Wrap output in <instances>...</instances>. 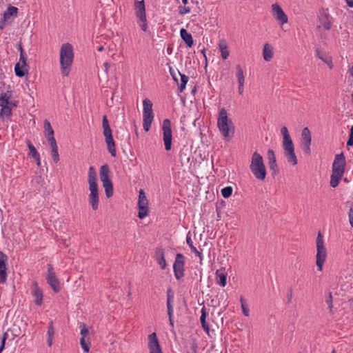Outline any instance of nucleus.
I'll return each mask as SVG.
<instances>
[{
    "label": "nucleus",
    "instance_id": "6ab92c4d",
    "mask_svg": "<svg viewBox=\"0 0 353 353\" xmlns=\"http://www.w3.org/2000/svg\"><path fill=\"white\" fill-rule=\"evenodd\" d=\"M148 341L150 353H162L159 341L155 332L148 336Z\"/></svg>",
    "mask_w": 353,
    "mask_h": 353
},
{
    "label": "nucleus",
    "instance_id": "cd10ccee",
    "mask_svg": "<svg viewBox=\"0 0 353 353\" xmlns=\"http://www.w3.org/2000/svg\"><path fill=\"white\" fill-rule=\"evenodd\" d=\"M180 34L182 39L186 43V45L191 48L194 43L192 37L190 33H189L185 29L182 28L180 30Z\"/></svg>",
    "mask_w": 353,
    "mask_h": 353
},
{
    "label": "nucleus",
    "instance_id": "423d86ee",
    "mask_svg": "<svg viewBox=\"0 0 353 353\" xmlns=\"http://www.w3.org/2000/svg\"><path fill=\"white\" fill-rule=\"evenodd\" d=\"M103 134L105 137L107 148L112 157H116L115 143L113 139L112 130L110 127L108 120L106 115L103 117L102 120Z\"/></svg>",
    "mask_w": 353,
    "mask_h": 353
},
{
    "label": "nucleus",
    "instance_id": "603ef678",
    "mask_svg": "<svg viewBox=\"0 0 353 353\" xmlns=\"http://www.w3.org/2000/svg\"><path fill=\"white\" fill-rule=\"evenodd\" d=\"M347 145H348V146L353 145V125L351 127V129H350V133L348 141H347Z\"/></svg>",
    "mask_w": 353,
    "mask_h": 353
},
{
    "label": "nucleus",
    "instance_id": "a19ab883",
    "mask_svg": "<svg viewBox=\"0 0 353 353\" xmlns=\"http://www.w3.org/2000/svg\"><path fill=\"white\" fill-rule=\"evenodd\" d=\"M44 128L47 131L48 137H54V130L51 127L50 122L47 120L44 121Z\"/></svg>",
    "mask_w": 353,
    "mask_h": 353
},
{
    "label": "nucleus",
    "instance_id": "473e14b6",
    "mask_svg": "<svg viewBox=\"0 0 353 353\" xmlns=\"http://www.w3.org/2000/svg\"><path fill=\"white\" fill-rule=\"evenodd\" d=\"M35 289L34 290V295L35 297V304L37 305H40L42 303L43 301V292L42 290H40L37 284H35Z\"/></svg>",
    "mask_w": 353,
    "mask_h": 353
},
{
    "label": "nucleus",
    "instance_id": "ddd939ff",
    "mask_svg": "<svg viewBox=\"0 0 353 353\" xmlns=\"http://www.w3.org/2000/svg\"><path fill=\"white\" fill-rule=\"evenodd\" d=\"M185 257L182 254L178 253L176 255L175 261L173 265L174 276L176 279H180L184 276Z\"/></svg>",
    "mask_w": 353,
    "mask_h": 353
},
{
    "label": "nucleus",
    "instance_id": "f8f14e48",
    "mask_svg": "<svg viewBox=\"0 0 353 353\" xmlns=\"http://www.w3.org/2000/svg\"><path fill=\"white\" fill-rule=\"evenodd\" d=\"M162 128L165 149L168 151L171 149L172 139L171 122L169 119H166L163 121Z\"/></svg>",
    "mask_w": 353,
    "mask_h": 353
},
{
    "label": "nucleus",
    "instance_id": "de8ad7c7",
    "mask_svg": "<svg viewBox=\"0 0 353 353\" xmlns=\"http://www.w3.org/2000/svg\"><path fill=\"white\" fill-rule=\"evenodd\" d=\"M48 139L52 150L58 149L57 142L54 137H48Z\"/></svg>",
    "mask_w": 353,
    "mask_h": 353
},
{
    "label": "nucleus",
    "instance_id": "69168bd1",
    "mask_svg": "<svg viewBox=\"0 0 353 353\" xmlns=\"http://www.w3.org/2000/svg\"><path fill=\"white\" fill-rule=\"evenodd\" d=\"M36 182L39 184L41 183L43 181V179H41V176H39L35 179Z\"/></svg>",
    "mask_w": 353,
    "mask_h": 353
},
{
    "label": "nucleus",
    "instance_id": "e433bc0d",
    "mask_svg": "<svg viewBox=\"0 0 353 353\" xmlns=\"http://www.w3.org/2000/svg\"><path fill=\"white\" fill-rule=\"evenodd\" d=\"M26 143H27L28 148L30 150V153H29L30 157L33 159L38 158V156H39V154L37 152L35 147L31 143V142L29 140L26 141Z\"/></svg>",
    "mask_w": 353,
    "mask_h": 353
},
{
    "label": "nucleus",
    "instance_id": "2f4dec72",
    "mask_svg": "<svg viewBox=\"0 0 353 353\" xmlns=\"http://www.w3.org/2000/svg\"><path fill=\"white\" fill-rule=\"evenodd\" d=\"M236 69V77L238 81V83H244L245 77L243 70L239 64H237L235 67Z\"/></svg>",
    "mask_w": 353,
    "mask_h": 353
},
{
    "label": "nucleus",
    "instance_id": "09e8293b",
    "mask_svg": "<svg viewBox=\"0 0 353 353\" xmlns=\"http://www.w3.org/2000/svg\"><path fill=\"white\" fill-rule=\"evenodd\" d=\"M348 219L351 227L353 228V205L350 206L348 212Z\"/></svg>",
    "mask_w": 353,
    "mask_h": 353
},
{
    "label": "nucleus",
    "instance_id": "ea45409f",
    "mask_svg": "<svg viewBox=\"0 0 353 353\" xmlns=\"http://www.w3.org/2000/svg\"><path fill=\"white\" fill-rule=\"evenodd\" d=\"M187 243L190 246L192 252H194L201 259H202V255L200 252L193 245L192 241L190 237L188 236L186 239Z\"/></svg>",
    "mask_w": 353,
    "mask_h": 353
},
{
    "label": "nucleus",
    "instance_id": "c03bdc74",
    "mask_svg": "<svg viewBox=\"0 0 353 353\" xmlns=\"http://www.w3.org/2000/svg\"><path fill=\"white\" fill-rule=\"evenodd\" d=\"M55 333L54 327L53 325V322L51 321L49 323V326L48 328V336L49 338H53Z\"/></svg>",
    "mask_w": 353,
    "mask_h": 353
},
{
    "label": "nucleus",
    "instance_id": "b1692460",
    "mask_svg": "<svg viewBox=\"0 0 353 353\" xmlns=\"http://www.w3.org/2000/svg\"><path fill=\"white\" fill-rule=\"evenodd\" d=\"M156 260L158 264L160 265L162 270H164L166 267V261L164 256V251L162 248H157L156 252Z\"/></svg>",
    "mask_w": 353,
    "mask_h": 353
},
{
    "label": "nucleus",
    "instance_id": "4c0bfd02",
    "mask_svg": "<svg viewBox=\"0 0 353 353\" xmlns=\"http://www.w3.org/2000/svg\"><path fill=\"white\" fill-rule=\"evenodd\" d=\"M321 24L323 26V28L326 30H330L331 28L330 22L327 19V14H325L320 17L319 19Z\"/></svg>",
    "mask_w": 353,
    "mask_h": 353
},
{
    "label": "nucleus",
    "instance_id": "39448f33",
    "mask_svg": "<svg viewBox=\"0 0 353 353\" xmlns=\"http://www.w3.org/2000/svg\"><path fill=\"white\" fill-rule=\"evenodd\" d=\"M250 169L256 179L263 181L265 179L267 172L263 159L257 152H254L252 155Z\"/></svg>",
    "mask_w": 353,
    "mask_h": 353
},
{
    "label": "nucleus",
    "instance_id": "13d9d810",
    "mask_svg": "<svg viewBox=\"0 0 353 353\" xmlns=\"http://www.w3.org/2000/svg\"><path fill=\"white\" fill-rule=\"evenodd\" d=\"M288 302L290 303L292 298V289L290 288L289 292L287 294Z\"/></svg>",
    "mask_w": 353,
    "mask_h": 353
},
{
    "label": "nucleus",
    "instance_id": "f257e3e1",
    "mask_svg": "<svg viewBox=\"0 0 353 353\" xmlns=\"http://www.w3.org/2000/svg\"><path fill=\"white\" fill-rule=\"evenodd\" d=\"M74 59V51L70 43H63L60 49V65L61 74L68 77L70 72Z\"/></svg>",
    "mask_w": 353,
    "mask_h": 353
},
{
    "label": "nucleus",
    "instance_id": "20e7f679",
    "mask_svg": "<svg viewBox=\"0 0 353 353\" xmlns=\"http://www.w3.org/2000/svg\"><path fill=\"white\" fill-rule=\"evenodd\" d=\"M281 132L283 135L284 155L290 163L292 165H296L297 164V158L294 152V146L287 127L283 126Z\"/></svg>",
    "mask_w": 353,
    "mask_h": 353
},
{
    "label": "nucleus",
    "instance_id": "37998d69",
    "mask_svg": "<svg viewBox=\"0 0 353 353\" xmlns=\"http://www.w3.org/2000/svg\"><path fill=\"white\" fill-rule=\"evenodd\" d=\"M232 188L227 186L221 190V194L224 198H228L232 195Z\"/></svg>",
    "mask_w": 353,
    "mask_h": 353
},
{
    "label": "nucleus",
    "instance_id": "dca6fc26",
    "mask_svg": "<svg viewBox=\"0 0 353 353\" xmlns=\"http://www.w3.org/2000/svg\"><path fill=\"white\" fill-rule=\"evenodd\" d=\"M174 294L172 289L171 288H168L167 290V309H168V315L169 317V322L170 326L173 328L174 325V320H173V314H174V310H173V305L172 303L174 302Z\"/></svg>",
    "mask_w": 353,
    "mask_h": 353
},
{
    "label": "nucleus",
    "instance_id": "f704fd0d",
    "mask_svg": "<svg viewBox=\"0 0 353 353\" xmlns=\"http://www.w3.org/2000/svg\"><path fill=\"white\" fill-rule=\"evenodd\" d=\"M15 106H6L5 105H1L0 117L4 116L8 117L12 114V110Z\"/></svg>",
    "mask_w": 353,
    "mask_h": 353
},
{
    "label": "nucleus",
    "instance_id": "2eb2a0df",
    "mask_svg": "<svg viewBox=\"0 0 353 353\" xmlns=\"http://www.w3.org/2000/svg\"><path fill=\"white\" fill-rule=\"evenodd\" d=\"M312 141L311 133L308 128H304L301 132V145L305 154H310Z\"/></svg>",
    "mask_w": 353,
    "mask_h": 353
},
{
    "label": "nucleus",
    "instance_id": "774afa93",
    "mask_svg": "<svg viewBox=\"0 0 353 353\" xmlns=\"http://www.w3.org/2000/svg\"><path fill=\"white\" fill-rule=\"evenodd\" d=\"M350 73L353 77V66L350 69Z\"/></svg>",
    "mask_w": 353,
    "mask_h": 353
},
{
    "label": "nucleus",
    "instance_id": "e2e57ef3",
    "mask_svg": "<svg viewBox=\"0 0 353 353\" xmlns=\"http://www.w3.org/2000/svg\"><path fill=\"white\" fill-rule=\"evenodd\" d=\"M18 46H19V47H18V48H19V52H20V54H25L24 50H23V48H22L21 44V43H19V44L18 45Z\"/></svg>",
    "mask_w": 353,
    "mask_h": 353
},
{
    "label": "nucleus",
    "instance_id": "0eeeda50",
    "mask_svg": "<svg viewBox=\"0 0 353 353\" xmlns=\"http://www.w3.org/2000/svg\"><path fill=\"white\" fill-rule=\"evenodd\" d=\"M327 258V249L324 245V241L321 232H319L316 238V265L319 271H322L324 263Z\"/></svg>",
    "mask_w": 353,
    "mask_h": 353
},
{
    "label": "nucleus",
    "instance_id": "72a5a7b5",
    "mask_svg": "<svg viewBox=\"0 0 353 353\" xmlns=\"http://www.w3.org/2000/svg\"><path fill=\"white\" fill-rule=\"evenodd\" d=\"M178 74L181 77V83L179 85V90L180 92H183L185 88V85L188 81V77L181 74L179 71H177Z\"/></svg>",
    "mask_w": 353,
    "mask_h": 353
},
{
    "label": "nucleus",
    "instance_id": "c9c22d12",
    "mask_svg": "<svg viewBox=\"0 0 353 353\" xmlns=\"http://www.w3.org/2000/svg\"><path fill=\"white\" fill-rule=\"evenodd\" d=\"M103 186L105 189L106 196L108 198L111 197L113 195V185L112 181L103 183Z\"/></svg>",
    "mask_w": 353,
    "mask_h": 353
},
{
    "label": "nucleus",
    "instance_id": "1a4fd4ad",
    "mask_svg": "<svg viewBox=\"0 0 353 353\" xmlns=\"http://www.w3.org/2000/svg\"><path fill=\"white\" fill-rule=\"evenodd\" d=\"M136 16L139 19L138 23L141 30L145 32L148 29L145 7L144 1L135 2Z\"/></svg>",
    "mask_w": 353,
    "mask_h": 353
},
{
    "label": "nucleus",
    "instance_id": "c85d7f7f",
    "mask_svg": "<svg viewBox=\"0 0 353 353\" xmlns=\"http://www.w3.org/2000/svg\"><path fill=\"white\" fill-rule=\"evenodd\" d=\"M17 13L18 8L14 6H10L6 10V11L3 13L2 19H3V21H8L12 17H17Z\"/></svg>",
    "mask_w": 353,
    "mask_h": 353
},
{
    "label": "nucleus",
    "instance_id": "bf43d9fd",
    "mask_svg": "<svg viewBox=\"0 0 353 353\" xmlns=\"http://www.w3.org/2000/svg\"><path fill=\"white\" fill-rule=\"evenodd\" d=\"M244 91V83H239V93L242 94Z\"/></svg>",
    "mask_w": 353,
    "mask_h": 353
},
{
    "label": "nucleus",
    "instance_id": "4be33fe9",
    "mask_svg": "<svg viewBox=\"0 0 353 353\" xmlns=\"http://www.w3.org/2000/svg\"><path fill=\"white\" fill-rule=\"evenodd\" d=\"M110 168L107 164L101 166L99 176L102 183L111 181L110 179Z\"/></svg>",
    "mask_w": 353,
    "mask_h": 353
},
{
    "label": "nucleus",
    "instance_id": "393cba45",
    "mask_svg": "<svg viewBox=\"0 0 353 353\" xmlns=\"http://www.w3.org/2000/svg\"><path fill=\"white\" fill-rule=\"evenodd\" d=\"M15 74L19 77H23L28 73V66L22 65V63L18 62L14 66Z\"/></svg>",
    "mask_w": 353,
    "mask_h": 353
},
{
    "label": "nucleus",
    "instance_id": "a211bd4d",
    "mask_svg": "<svg viewBox=\"0 0 353 353\" xmlns=\"http://www.w3.org/2000/svg\"><path fill=\"white\" fill-rule=\"evenodd\" d=\"M217 127L221 135L225 139L230 140L232 139L234 133V126L233 122H232V124L230 125L229 123L219 124L217 125Z\"/></svg>",
    "mask_w": 353,
    "mask_h": 353
},
{
    "label": "nucleus",
    "instance_id": "a18cd8bd",
    "mask_svg": "<svg viewBox=\"0 0 353 353\" xmlns=\"http://www.w3.org/2000/svg\"><path fill=\"white\" fill-rule=\"evenodd\" d=\"M201 317H200V321H201V323L202 325L203 323H206L205 319H206V317H207V315H208V313L206 312V308H205V306H203L201 308Z\"/></svg>",
    "mask_w": 353,
    "mask_h": 353
},
{
    "label": "nucleus",
    "instance_id": "9d476101",
    "mask_svg": "<svg viewBox=\"0 0 353 353\" xmlns=\"http://www.w3.org/2000/svg\"><path fill=\"white\" fill-rule=\"evenodd\" d=\"M80 334L81 337L80 339V345L83 351L88 353L90 347V333L87 325L84 323H79Z\"/></svg>",
    "mask_w": 353,
    "mask_h": 353
},
{
    "label": "nucleus",
    "instance_id": "5fc2aeb1",
    "mask_svg": "<svg viewBox=\"0 0 353 353\" xmlns=\"http://www.w3.org/2000/svg\"><path fill=\"white\" fill-rule=\"evenodd\" d=\"M27 58L25 56V54H20V58L19 62L22 63V65H26L27 64L26 63Z\"/></svg>",
    "mask_w": 353,
    "mask_h": 353
},
{
    "label": "nucleus",
    "instance_id": "3c124183",
    "mask_svg": "<svg viewBox=\"0 0 353 353\" xmlns=\"http://www.w3.org/2000/svg\"><path fill=\"white\" fill-rule=\"evenodd\" d=\"M52 157L54 162L57 163L59 161L58 149L52 150Z\"/></svg>",
    "mask_w": 353,
    "mask_h": 353
},
{
    "label": "nucleus",
    "instance_id": "c756f323",
    "mask_svg": "<svg viewBox=\"0 0 353 353\" xmlns=\"http://www.w3.org/2000/svg\"><path fill=\"white\" fill-rule=\"evenodd\" d=\"M216 276L217 278V283L222 287L225 286L227 274L222 270H218L216 272Z\"/></svg>",
    "mask_w": 353,
    "mask_h": 353
},
{
    "label": "nucleus",
    "instance_id": "338daca9",
    "mask_svg": "<svg viewBox=\"0 0 353 353\" xmlns=\"http://www.w3.org/2000/svg\"><path fill=\"white\" fill-rule=\"evenodd\" d=\"M52 340H53V338H48V346H51L52 344Z\"/></svg>",
    "mask_w": 353,
    "mask_h": 353
},
{
    "label": "nucleus",
    "instance_id": "9b49d317",
    "mask_svg": "<svg viewBox=\"0 0 353 353\" xmlns=\"http://www.w3.org/2000/svg\"><path fill=\"white\" fill-rule=\"evenodd\" d=\"M138 207L139 218L142 219L146 217L148 214V200L143 190H140L139 192Z\"/></svg>",
    "mask_w": 353,
    "mask_h": 353
},
{
    "label": "nucleus",
    "instance_id": "412c9836",
    "mask_svg": "<svg viewBox=\"0 0 353 353\" xmlns=\"http://www.w3.org/2000/svg\"><path fill=\"white\" fill-rule=\"evenodd\" d=\"M268 159L270 169L274 172V174H276L279 171V168L274 152L272 149H269L268 151Z\"/></svg>",
    "mask_w": 353,
    "mask_h": 353
},
{
    "label": "nucleus",
    "instance_id": "864d4df0",
    "mask_svg": "<svg viewBox=\"0 0 353 353\" xmlns=\"http://www.w3.org/2000/svg\"><path fill=\"white\" fill-rule=\"evenodd\" d=\"M170 72L174 81L178 83V79L176 77V72H175L172 68H170Z\"/></svg>",
    "mask_w": 353,
    "mask_h": 353
},
{
    "label": "nucleus",
    "instance_id": "8fccbe9b",
    "mask_svg": "<svg viewBox=\"0 0 353 353\" xmlns=\"http://www.w3.org/2000/svg\"><path fill=\"white\" fill-rule=\"evenodd\" d=\"M316 54H317V57L320 59H321L323 62H324V60H326L325 59L326 58L329 57V56L326 55L325 53L321 52L319 49L316 50Z\"/></svg>",
    "mask_w": 353,
    "mask_h": 353
},
{
    "label": "nucleus",
    "instance_id": "680f3d73",
    "mask_svg": "<svg viewBox=\"0 0 353 353\" xmlns=\"http://www.w3.org/2000/svg\"><path fill=\"white\" fill-rule=\"evenodd\" d=\"M345 1L349 7L353 8V0H345Z\"/></svg>",
    "mask_w": 353,
    "mask_h": 353
},
{
    "label": "nucleus",
    "instance_id": "f03ea898",
    "mask_svg": "<svg viewBox=\"0 0 353 353\" xmlns=\"http://www.w3.org/2000/svg\"><path fill=\"white\" fill-rule=\"evenodd\" d=\"M345 158L343 153L336 154L332 163V174L330 176V186L336 188L343 178L345 170Z\"/></svg>",
    "mask_w": 353,
    "mask_h": 353
},
{
    "label": "nucleus",
    "instance_id": "a878e982",
    "mask_svg": "<svg viewBox=\"0 0 353 353\" xmlns=\"http://www.w3.org/2000/svg\"><path fill=\"white\" fill-rule=\"evenodd\" d=\"M232 120L228 117L227 110L224 108H222L219 112L217 125L228 123H229L230 125L232 124Z\"/></svg>",
    "mask_w": 353,
    "mask_h": 353
},
{
    "label": "nucleus",
    "instance_id": "58836bf2",
    "mask_svg": "<svg viewBox=\"0 0 353 353\" xmlns=\"http://www.w3.org/2000/svg\"><path fill=\"white\" fill-rule=\"evenodd\" d=\"M325 303H326V304L328 306L330 314L332 315L334 314V312H333V297H332V295L331 292L329 293L327 297L326 298Z\"/></svg>",
    "mask_w": 353,
    "mask_h": 353
},
{
    "label": "nucleus",
    "instance_id": "7ed1b4c3",
    "mask_svg": "<svg viewBox=\"0 0 353 353\" xmlns=\"http://www.w3.org/2000/svg\"><path fill=\"white\" fill-rule=\"evenodd\" d=\"M97 175L94 168L91 166L88 170V182L89 184V203L92 206L93 210H97L99 208V190L98 185L97 183Z\"/></svg>",
    "mask_w": 353,
    "mask_h": 353
},
{
    "label": "nucleus",
    "instance_id": "7c9ffc66",
    "mask_svg": "<svg viewBox=\"0 0 353 353\" xmlns=\"http://www.w3.org/2000/svg\"><path fill=\"white\" fill-rule=\"evenodd\" d=\"M179 159L181 165L183 166L190 161V157L188 149H182L179 152Z\"/></svg>",
    "mask_w": 353,
    "mask_h": 353
},
{
    "label": "nucleus",
    "instance_id": "49530a36",
    "mask_svg": "<svg viewBox=\"0 0 353 353\" xmlns=\"http://www.w3.org/2000/svg\"><path fill=\"white\" fill-rule=\"evenodd\" d=\"M179 12L181 15H184L185 14L190 12V8L189 7L185 6H179Z\"/></svg>",
    "mask_w": 353,
    "mask_h": 353
},
{
    "label": "nucleus",
    "instance_id": "0e129e2a",
    "mask_svg": "<svg viewBox=\"0 0 353 353\" xmlns=\"http://www.w3.org/2000/svg\"><path fill=\"white\" fill-rule=\"evenodd\" d=\"M34 159L36 160L37 166L40 167L41 166L40 155L38 156V158H34Z\"/></svg>",
    "mask_w": 353,
    "mask_h": 353
},
{
    "label": "nucleus",
    "instance_id": "79ce46f5",
    "mask_svg": "<svg viewBox=\"0 0 353 353\" xmlns=\"http://www.w3.org/2000/svg\"><path fill=\"white\" fill-rule=\"evenodd\" d=\"M240 301H241V308H242L243 314L245 316H248L250 315V310L248 307V306L245 305V301H244V299L243 296L240 297Z\"/></svg>",
    "mask_w": 353,
    "mask_h": 353
},
{
    "label": "nucleus",
    "instance_id": "052dcab7",
    "mask_svg": "<svg viewBox=\"0 0 353 353\" xmlns=\"http://www.w3.org/2000/svg\"><path fill=\"white\" fill-rule=\"evenodd\" d=\"M6 22H7L6 21H3V19H1L0 21V30H3L5 27V25H6Z\"/></svg>",
    "mask_w": 353,
    "mask_h": 353
},
{
    "label": "nucleus",
    "instance_id": "6e6552de",
    "mask_svg": "<svg viewBox=\"0 0 353 353\" xmlns=\"http://www.w3.org/2000/svg\"><path fill=\"white\" fill-rule=\"evenodd\" d=\"M143 129L145 131H149L152 122L154 119L152 111V103L148 99H145L143 101Z\"/></svg>",
    "mask_w": 353,
    "mask_h": 353
},
{
    "label": "nucleus",
    "instance_id": "bb28decb",
    "mask_svg": "<svg viewBox=\"0 0 353 353\" xmlns=\"http://www.w3.org/2000/svg\"><path fill=\"white\" fill-rule=\"evenodd\" d=\"M219 50L223 59H226L230 55L228 43L225 40L221 39L219 43Z\"/></svg>",
    "mask_w": 353,
    "mask_h": 353
},
{
    "label": "nucleus",
    "instance_id": "4468645a",
    "mask_svg": "<svg viewBox=\"0 0 353 353\" xmlns=\"http://www.w3.org/2000/svg\"><path fill=\"white\" fill-rule=\"evenodd\" d=\"M272 12L274 18L281 26L288 22V16L278 3L272 5Z\"/></svg>",
    "mask_w": 353,
    "mask_h": 353
},
{
    "label": "nucleus",
    "instance_id": "5701e85b",
    "mask_svg": "<svg viewBox=\"0 0 353 353\" xmlns=\"http://www.w3.org/2000/svg\"><path fill=\"white\" fill-rule=\"evenodd\" d=\"M274 56V49L272 45L266 43L263 48V57L265 61H270Z\"/></svg>",
    "mask_w": 353,
    "mask_h": 353
},
{
    "label": "nucleus",
    "instance_id": "6e6d98bb",
    "mask_svg": "<svg viewBox=\"0 0 353 353\" xmlns=\"http://www.w3.org/2000/svg\"><path fill=\"white\" fill-rule=\"evenodd\" d=\"M325 59H327V60H324V63H326L327 65H329L330 68H332L333 63H332L331 57H329L328 58H326Z\"/></svg>",
    "mask_w": 353,
    "mask_h": 353
},
{
    "label": "nucleus",
    "instance_id": "f3484780",
    "mask_svg": "<svg viewBox=\"0 0 353 353\" xmlns=\"http://www.w3.org/2000/svg\"><path fill=\"white\" fill-rule=\"evenodd\" d=\"M47 281L54 292H58L60 290L59 281L56 277L54 268L51 265L48 266Z\"/></svg>",
    "mask_w": 353,
    "mask_h": 353
},
{
    "label": "nucleus",
    "instance_id": "aec40b11",
    "mask_svg": "<svg viewBox=\"0 0 353 353\" xmlns=\"http://www.w3.org/2000/svg\"><path fill=\"white\" fill-rule=\"evenodd\" d=\"M8 256L2 252H0V283L3 284L7 280L6 262Z\"/></svg>",
    "mask_w": 353,
    "mask_h": 353
},
{
    "label": "nucleus",
    "instance_id": "4d7b16f0",
    "mask_svg": "<svg viewBox=\"0 0 353 353\" xmlns=\"http://www.w3.org/2000/svg\"><path fill=\"white\" fill-rule=\"evenodd\" d=\"M202 325V327L203 329L204 330V331L208 334H209V332H210V327L208 325V324L206 323H203L201 325Z\"/></svg>",
    "mask_w": 353,
    "mask_h": 353
}]
</instances>
